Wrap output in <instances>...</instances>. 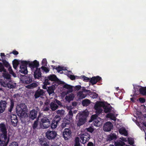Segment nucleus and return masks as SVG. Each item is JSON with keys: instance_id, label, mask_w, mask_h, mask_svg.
<instances>
[{"instance_id": "f257e3e1", "label": "nucleus", "mask_w": 146, "mask_h": 146, "mask_svg": "<svg viewBox=\"0 0 146 146\" xmlns=\"http://www.w3.org/2000/svg\"><path fill=\"white\" fill-rule=\"evenodd\" d=\"M89 115V113L84 111L78 113L76 117L78 119L77 125L78 126H80L83 125L86 121V118Z\"/></svg>"}, {"instance_id": "f03ea898", "label": "nucleus", "mask_w": 146, "mask_h": 146, "mask_svg": "<svg viewBox=\"0 0 146 146\" xmlns=\"http://www.w3.org/2000/svg\"><path fill=\"white\" fill-rule=\"evenodd\" d=\"M27 106L25 104L22 103L17 106L16 111L19 116H23L27 111Z\"/></svg>"}, {"instance_id": "7ed1b4c3", "label": "nucleus", "mask_w": 146, "mask_h": 146, "mask_svg": "<svg viewBox=\"0 0 146 146\" xmlns=\"http://www.w3.org/2000/svg\"><path fill=\"white\" fill-rule=\"evenodd\" d=\"M9 140L7 133H0V146H7Z\"/></svg>"}, {"instance_id": "20e7f679", "label": "nucleus", "mask_w": 146, "mask_h": 146, "mask_svg": "<svg viewBox=\"0 0 146 146\" xmlns=\"http://www.w3.org/2000/svg\"><path fill=\"white\" fill-rule=\"evenodd\" d=\"M40 126L43 128L46 129L49 127L50 125V122L49 119L46 117H40Z\"/></svg>"}, {"instance_id": "39448f33", "label": "nucleus", "mask_w": 146, "mask_h": 146, "mask_svg": "<svg viewBox=\"0 0 146 146\" xmlns=\"http://www.w3.org/2000/svg\"><path fill=\"white\" fill-rule=\"evenodd\" d=\"M61 119L60 116L56 115L52 121L51 123H50L51 128L52 129L56 128Z\"/></svg>"}, {"instance_id": "423d86ee", "label": "nucleus", "mask_w": 146, "mask_h": 146, "mask_svg": "<svg viewBox=\"0 0 146 146\" xmlns=\"http://www.w3.org/2000/svg\"><path fill=\"white\" fill-rule=\"evenodd\" d=\"M80 142L84 144L86 142L88 141L90 137V135L87 133H85L80 135Z\"/></svg>"}, {"instance_id": "0eeeda50", "label": "nucleus", "mask_w": 146, "mask_h": 146, "mask_svg": "<svg viewBox=\"0 0 146 146\" xmlns=\"http://www.w3.org/2000/svg\"><path fill=\"white\" fill-rule=\"evenodd\" d=\"M46 137L49 140L54 139L56 137L57 133L55 131H48L46 133Z\"/></svg>"}, {"instance_id": "6e6552de", "label": "nucleus", "mask_w": 146, "mask_h": 146, "mask_svg": "<svg viewBox=\"0 0 146 146\" xmlns=\"http://www.w3.org/2000/svg\"><path fill=\"white\" fill-rule=\"evenodd\" d=\"M104 103L102 102H97L94 106V109L96 110L97 112L99 113H102V107H103Z\"/></svg>"}, {"instance_id": "1a4fd4ad", "label": "nucleus", "mask_w": 146, "mask_h": 146, "mask_svg": "<svg viewBox=\"0 0 146 146\" xmlns=\"http://www.w3.org/2000/svg\"><path fill=\"white\" fill-rule=\"evenodd\" d=\"M72 132L69 128H65L63 132V136L65 140H68L71 136Z\"/></svg>"}, {"instance_id": "9d476101", "label": "nucleus", "mask_w": 146, "mask_h": 146, "mask_svg": "<svg viewBox=\"0 0 146 146\" xmlns=\"http://www.w3.org/2000/svg\"><path fill=\"white\" fill-rule=\"evenodd\" d=\"M113 128V124L111 122L109 121L106 122L103 126L104 130L107 132L110 131Z\"/></svg>"}, {"instance_id": "9b49d317", "label": "nucleus", "mask_w": 146, "mask_h": 146, "mask_svg": "<svg viewBox=\"0 0 146 146\" xmlns=\"http://www.w3.org/2000/svg\"><path fill=\"white\" fill-rule=\"evenodd\" d=\"M39 65V62L36 60H34L33 62L30 63L29 62V66L32 70L35 68L36 69L38 68Z\"/></svg>"}, {"instance_id": "f8f14e48", "label": "nucleus", "mask_w": 146, "mask_h": 146, "mask_svg": "<svg viewBox=\"0 0 146 146\" xmlns=\"http://www.w3.org/2000/svg\"><path fill=\"white\" fill-rule=\"evenodd\" d=\"M102 78L101 77L99 76H94L92 77L90 80V82L91 83L92 85L96 84L98 82L102 80Z\"/></svg>"}, {"instance_id": "ddd939ff", "label": "nucleus", "mask_w": 146, "mask_h": 146, "mask_svg": "<svg viewBox=\"0 0 146 146\" xmlns=\"http://www.w3.org/2000/svg\"><path fill=\"white\" fill-rule=\"evenodd\" d=\"M37 111L34 109L31 110L30 111L29 115V118L32 120H34L37 117Z\"/></svg>"}, {"instance_id": "4468645a", "label": "nucleus", "mask_w": 146, "mask_h": 146, "mask_svg": "<svg viewBox=\"0 0 146 146\" xmlns=\"http://www.w3.org/2000/svg\"><path fill=\"white\" fill-rule=\"evenodd\" d=\"M11 119L12 125L14 127L16 126L18 122V119L16 115L14 114H11Z\"/></svg>"}, {"instance_id": "2eb2a0df", "label": "nucleus", "mask_w": 146, "mask_h": 146, "mask_svg": "<svg viewBox=\"0 0 146 146\" xmlns=\"http://www.w3.org/2000/svg\"><path fill=\"white\" fill-rule=\"evenodd\" d=\"M117 138V136L115 133H111L107 136L106 138L107 141H110L112 140H115Z\"/></svg>"}, {"instance_id": "dca6fc26", "label": "nucleus", "mask_w": 146, "mask_h": 146, "mask_svg": "<svg viewBox=\"0 0 146 146\" xmlns=\"http://www.w3.org/2000/svg\"><path fill=\"white\" fill-rule=\"evenodd\" d=\"M139 92L138 91H137L136 90L135 92V94L136 95H138L139 93L141 94L143 96L146 95V87H143L142 86H140V88L139 90Z\"/></svg>"}, {"instance_id": "f3484780", "label": "nucleus", "mask_w": 146, "mask_h": 146, "mask_svg": "<svg viewBox=\"0 0 146 146\" xmlns=\"http://www.w3.org/2000/svg\"><path fill=\"white\" fill-rule=\"evenodd\" d=\"M44 93L43 90L42 89H38L35 92L34 97L35 99H36L41 96L44 95Z\"/></svg>"}, {"instance_id": "a211bd4d", "label": "nucleus", "mask_w": 146, "mask_h": 146, "mask_svg": "<svg viewBox=\"0 0 146 146\" xmlns=\"http://www.w3.org/2000/svg\"><path fill=\"white\" fill-rule=\"evenodd\" d=\"M7 103L5 101L1 100L0 102V113H3L6 107Z\"/></svg>"}, {"instance_id": "6ab92c4d", "label": "nucleus", "mask_w": 146, "mask_h": 146, "mask_svg": "<svg viewBox=\"0 0 146 146\" xmlns=\"http://www.w3.org/2000/svg\"><path fill=\"white\" fill-rule=\"evenodd\" d=\"M40 68H37L34 72V76L35 78L39 79L42 76Z\"/></svg>"}, {"instance_id": "aec40b11", "label": "nucleus", "mask_w": 146, "mask_h": 146, "mask_svg": "<svg viewBox=\"0 0 146 146\" xmlns=\"http://www.w3.org/2000/svg\"><path fill=\"white\" fill-rule=\"evenodd\" d=\"M103 108L104 111L105 113H108L113 111L112 109L113 108L110 104L106 105L104 104Z\"/></svg>"}, {"instance_id": "412c9836", "label": "nucleus", "mask_w": 146, "mask_h": 146, "mask_svg": "<svg viewBox=\"0 0 146 146\" xmlns=\"http://www.w3.org/2000/svg\"><path fill=\"white\" fill-rule=\"evenodd\" d=\"M71 122L70 120L66 118L64 119L62 123L61 124V127L62 128H64L67 126V125H69Z\"/></svg>"}, {"instance_id": "4be33fe9", "label": "nucleus", "mask_w": 146, "mask_h": 146, "mask_svg": "<svg viewBox=\"0 0 146 146\" xmlns=\"http://www.w3.org/2000/svg\"><path fill=\"white\" fill-rule=\"evenodd\" d=\"M55 86L54 85H52L48 88L47 92L49 96L53 94V95L54 94V90H55Z\"/></svg>"}, {"instance_id": "5701e85b", "label": "nucleus", "mask_w": 146, "mask_h": 146, "mask_svg": "<svg viewBox=\"0 0 146 146\" xmlns=\"http://www.w3.org/2000/svg\"><path fill=\"white\" fill-rule=\"evenodd\" d=\"M39 143L41 146H49L45 138L39 139Z\"/></svg>"}, {"instance_id": "b1692460", "label": "nucleus", "mask_w": 146, "mask_h": 146, "mask_svg": "<svg viewBox=\"0 0 146 146\" xmlns=\"http://www.w3.org/2000/svg\"><path fill=\"white\" fill-rule=\"evenodd\" d=\"M0 133H7L5 125L3 123L0 124Z\"/></svg>"}, {"instance_id": "393cba45", "label": "nucleus", "mask_w": 146, "mask_h": 146, "mask_svg": "<svg viewBox=\"0 0 146 146\" xmlns=\"http://www.w3.org/2000/svg\"><path fill=\"white\" fill-rule=\"evenodd\" d=\"M50 108L52 111H54L57 109L58 106L55 102H52L50 104Z\"/></svg>"}, {"instance_id": "a878e982", "label": "nucleus", "mask_w": 146, "mask_h": 146, "mask_svg": "<svg viewBox=\"0 0 146 146\" xmlns=\"http://www.w3.org/2000/svg\"><path fill=\"white\" fill-rule=\"evenodd\" d=\"M49 80L52 81H57L59 80L55 74L50 75L47 77Z\"/></svg>"}, {"instance_id": "bb28decb", "label": "nucleus", "mask_w": 146, "mask_h": 146, "mask_svg": "<svg viewBox=\"0 0 146 146\" xmlns=\"http://www.w3.org/2000/svg\"><path fill=\"white\" fill-rule=\"evenodd\" d=\"M74 97V94L71 93L68 95L66 96L65 98L66 100L68 102H70L71 101L73 100Z\"/></svg>"}, {"instance_id": "cd10ccee", "label": "nucleus", "mask_w": 146, "mask_h": 146, "mask_svg": "<svg viewBox=\"0 0 146 146\" xmlns=\"http://www.w3.org/2000/svg\"><path fill=\"white\" fill-rule=\"evenodd\" d=\"M63 88L68 89V92L69 93H71L73 92V87L70 85L65 84L63 86Z\"/></svg>"}, {"instance_id": "c85d7f7f", "label": "nucleus", "mask_w": 146, "mask_h": 146, "mask_svg": "<svg viewBox=\"0 0 146 146\" xmlns=\"http://www.w3.org/2000/svg\"><path fill=\"white\" fill-rule=\"evenodd\" d=\"M40 117V115H39L36 120L34 121L32 127L33 129L35 130L37 129L38 126V123Z\"/></svg>"}, {"instance_id": "c756f323", "label": "nucleus", "mask_w": 146, "mask_h": 146, "mask_svg": "<svg viewBox=\"0 0 146 146\" xmlns=\"http://www.w3.org/2000/svg\"><path fill=\"white\" fill-rule=\"evenodd\" d=\"M20 72L24 74H27L28 73V70L27 67H23L20 66Z\"/></svg>"}, {"instance_id": "7c9ffc66", "label": "nucleus", "mask_w": 146, "mask_h": 146, "mask_svg": "<svg viewBox=\"0 0 146 146\" xmlns=\"http://www.w3.org/2000/svg\"><path fill=\"white\" fill-rule=\"evenodd\" d=\"M106 117L108 118H110L111 119L114 121H115L116 120V118L114 115L112 113H108L106 115Z\"/></svg>"}, {"instance_id": "2f4dec72", "label": "nucleus", "mask_w": 146, "mask_h": 146, "mask_svg": "<svg viewBox=\"0 0 146 146\" xmlns=\"http://www.w3.org/2000/svg\"><path fill=\"white\" fill-rule=\"evenodd\" d=\"M25 83L26 84H29L32 82V79L30 77H27L24 80Z\"/></svg>"}, {"instance_id": "473e14b6", "label": "nucleus", "mask_w": 146, "mask_h": 146, "mask_svg": "<svg viewBox=\"0 0 146 146\" xmlns=\"http://www.w3.org/2000/svg\"><path fill=\"white\" fill-rule=\"evenodd\" d=\"M100 117L98 118V119H96L93 121L94 125L96 126H99L100 125Z\"/></svg>"}, {"instance_id": "72a5a7b5", "label": "nucleus", "mask_w": 146, "mask_h": 146, "mask_svg": "<svg viewBox=\"0 0 146 146\" xmlns=\"http://www.w3.org/2000/svg\"><path fill=\"white\" fill-rule=\"evenodd\" d=\"M82 103L83 106H87L90 104V101L88 99H85L82 101Z\"/></svg>"}, {"instance_id": "f704fd0d", "label": "nucleus", "mask_w": 146, "mask_h": 146, "mask_svg": "<svg viewBox=\"0 0 146 146\" xmlns=\"http://www.w3.org/2000/svg\"><path fill=\"white\" fill-rule=\"evenodd\" d=\"M10 106L9 108L8 109V111L11 112L12 109L13 108L14 105V101L13 100H10Z\"/></svg>"}, {"instance_id": "c9c22d12", "label": "nucleus", "mask_w": 146, "mask_h": 146, "mask_svg": "<svg viewBox=\"0 0 146 146\" xmlns=\"http://www.w3.org/2000/svg\"><path fill=\"white\" fill-rule=\"evenodd\" d=\"M12 64L13 68L15 69H16L19 64V63L18 60L15 59L13 61Z\"/></svg>"}, {"instance_id": "e433bc0d", "label": "nucleus", "mask_w": 146, "mask_h": 146, "mask_svg": "<svg viewBox=\"0 0 146 146\" xmlns=\"http://www.w3.org/2000/svg\"><path fill=\"white\" fill-rule=\"evenodd\" d=\"M37 84L36 83H33L27 86V88L29 89H32L36 87Z\"/></svg>"}, {"instance_id": "4c0bfd02", "label": "nucleus", "mask_w": 146, "mask_h": 146, "mask_svg": "<svg viewBox=\"0 0 146 146\" xmlns=\"http://www.w3.org/2000/svg\"><path fill=\"white\" fill-rule=\"evenodd\" d=\"M88 95L90 96L93 99L96 98L98 96V94H97L95 92L91 91Z\"/></svg>"}, {"instance_id": "58836bf2", "label": "nucleus", "mask_w": 146, "mask_h": 146, "mask_svg": "<svg viewBox=\"0 0 146 146\" xmlns=\"http://www.w3.org/2000/svg\"><path fill=\"white\" fill-rule=\"evenodd\" d=\"M73 116V113L72 111V110H70L68 114L67 115V117L68 118L69 120H72Z\"/></svg>"}, {"instance_id": "ea45409f", "label": "nucleus", "mask_w": 146, "mask_h": 146, "mask_svg": "<svg viewBox=\"0 0 146 146\" xmlns=\"http://www.w3.org/2000/svg\"><path fill=\"white\" fill-rule=\"evenodd\" d=\"M114 145L115 146H124L125 145V143L123 141H120L119 142H115Z\"/></svg>"}, {"instance_id": "a19ab883", "label": "nucleus", "mask_w": 146, "mask_h": 146, "mask_svg": "<svg viewBox=\"0 0 146 146\" xmlns=\"http://www.w3.org/2000/svg\"><path fill=\"white\" fill-rule=\"evenodd\" d=\"M98 116L96 114L93 115H92L91 117L90 120L89 121V122H91L94 121L96 119H98V118H99Z\"/></svg>"}, {"instance_id": "79ce46f5", "label": "nucleus", "mask_w": 146, "mask_h": 146, "mask_svg": "<svg viewBox=\"0 0 146 146\" xmlns=\"http://www.w3.org/2000/svg\"><path fill=\"white\" fill-rule=\"evenodd\" d=\"M29 62L26 61H22L21 62V66L27 67V65L28 64L29 65Z\"/></svg>"}, {"instance_id": "37998d69", "label": "nucleus", "mask_w": 146, "mask_h": 146, "mask_svg": "<svg viewBox=\"0 0 146 146\" xmlns=\"http://www.w3.org/2000/svg\"><path fill=\"white\" fill-rule=\"evenodd\" d=\"M8 70L9 72V73L11 74H12L13 76L14 77H16V74L13 71L11 66H10L9 67Z\"/></svg>"}, {"instance_id": "c03bdc74", "label": "nucleus", "mask_w": 146, "mask_h": 146, "mask_svg": "<svg viewBox=\"0 0 146 146\" xmlns=\"http://www.w3.org/2000/svg\"><path fill=\"white\" fill-rule=\"evenodd\" d=\"M64 67L60 66L55 68V69L57 70L58 72H60L61 71L65 70V69H63Z\"/></svg>"}, {"instance_id": "a18cd8bd", "label": "nucleus", "mask_w": 146, "mask_h": 146, "mask_svg": "<svg viewBox=\"0 0 146 146\" xmlns=\"http://www.w3.org/2000/svg\"><path fill=\"white\" fill-rule=\"evenodd\" d=\"M86 130L87 131L90 132L91 133H92L94 130V129L93 128V127H92V126H90L89 127L86 128Z\"/></svg>"}, {"instance_id": "49530a36", "label": "nucleus", "mask_w": 146, "mask_h": 146, "mask_svg": "<svg viewBox=\"0 0 146 146\" xmlns=\"http://www.w3.org/2000/svg\"><path fill=\"white\" fill-rule=\"evenodd\" d=\"M2 62L3 63V65L5 66L6 67H9L10 66V64L8 62H7L5 60H3Z\"/></svg>"}, {"instance_id": "de8ad7c7", "label": "nucleus", "mask_w": 146, "mask_h": 146, "mask_svg": "<svg viewBox=\"0 0 146 146\" xmlns=\"http://www.w3.org/2000/svg\"><path fill=\"white\" fill-rule=\"evenodd\" d=\"M7 86L8 88L10 89L13 88L15 87V86L13 84L10 83H8L7 84Z\"/></svg>"}, {"instance_id": "09e8293b", "label": "nucleus", "mask_w": 146, "mask_h": 146, "mask_svg": "<svg viewBox=\"0 0 146 146\" xmlns=\"http://www.w3.org/2000/svg\"><path fill=\"white\" fill-rule=\"evenodd\" d=\"M82 78V79L84 81L86 82H90V78L87 77L85 76H81Z\"/></svg>"}, {"instance_id": "8fccbe9b", "label": "nucleus", "mask_w": 146, "mask_h": 146, "mask_svg": "<svg viewBox=\"0 0 146 146\" xmlns=\"http://www.w3.org/2000/svg\"><path fill=\"white\" fill-rule=\"evenodd\" d=\"M119 131L120 133H123L124 134V135L125 136L127 135V132L125 129H123L122 130H120Z\"/></svg>"}, {"instance_id": "3c124183", "label": "nucleus", "mask_w": 146, "mask_h": 146, "mask_svg": "<svg viewBox=\"0 0 146 146\" xmlns=\"http://www.w3.org/2000/svg\"><path fill=\"white\" fill-rule=\"evenodd\" d=\"M41 69L46 73L48 72L49 71V69L48 68L44 66H42Z\"/></svg>"}, {"instance_id": "603ef678", "label": "nucleus", "mask_w": 146, "mask_h": 146, "mask_svg": "<svg viewBox=\"0 0 146 146\" xmlns=\"http://www.w3.org/2000/svg\"><path fill=\"white\" fill-rule=\"evenodd\" d=\"M5 69L3 64L0 62V72H5Z\"/></svg>"}, {"instance_id": "864d4df0", "label": "nucleus", "mask_w": 146, "mask_h": 146, "mask_svg": "<svg viewBox=\"0 0 146 146\" xmlns=\"http://www.w3.org/2000/svg\"><path fill=\"white\" fill-rule=\"evenodd\" d=\"M129 144L131 145H132L134 143V141L133 139L128 138Z\"/></svg>"}, {"instance_id": "5fc2aeb1", "label": "nucleus", "mask_w": 146, "mask_h": 146, "mask_svg": "<svg viewBox=\"0 0 146 146\" xmlns=\"http://www.w3.org/2000/svg\"><path fill=\"white\" fill-rule=\"evenodd\" d=\"M64 111L63 110H58L56 111V113L57 114L62 115L64 114Z\"/></svg>"}, {"instance_id": "6e6d98bb", "label": "nucleus", "mask_w": 146, "mask_h": 146, "mask_svg": "<svg viewBox=\"0 0 146 146\" xmlns=\"http://www.w3.org/2000/svg\"><path fill=\"white\" fill-rule=\"evenodd\" d=\"M82 90L83 92H86L87 93L88 95L90 94V93L91 92L90 90H87L84 87L82 89Z\"/></svg>"}, {"instance_id": "4d7b16f0", "label": "nucleus", "mask_w": 146, "mask_h": 146, "mask_svg": "<svg viewBox=\"0 0 146 146\" xmlns=\"http://www.w3.org/2000/svg\"><path fill=\"white\" fill-rule=\"evenodd\" d=\"M81 88V86L80 85L76 86L74 87V90L75 91H78L80 90Z\"/></svg>"}, {"instance_id": "13d9d810", "label": "nucleus", "mask_w": 146, "mask_h": 146, "mask_svg": "<svg viewBox=\"0 0 146 146\" xmlns=\"http://www.w3.org/2000/svg\"><path fill=\"white\" fill-rule=\"evenodd\" d=\"M9 146H18V143L16 142H13L11 143Z\"/></svg>"}, {"instance_id": "bf43d9fd", "label": "nucleus", "mask_w": 146, "mask_h": 146, "mask_svg": "<svg viewBox=\"0 0 146 146\" xmlns=\"http://www.w3.org/2000/svg\"><path fill=\"white\" fill-rule=\"evenodd\" d=\"M139 100L141 103H143L145 102V99L143 98H139Z\"/></svg>"}, {"instance_id": "052dcab7", "label": "nucleus", "mask_w": 146, "mask_h": 146, "mask_svg": "<svg viewBox=\"0 0 146 146\" xmlns=\"http://www.w3.org/2000/svg\"><path fill=\"white\" fill-rule=\"evenodd\" d=\"M49 80L48 78H47L45 79L44 82V84L46 85H49L50 84V82H49Z\"/></svg>"}, {"instance_id": "680f3d73", "label": "nucleus", "mask_w": 146, "mask_h": 146, "mask_svg": "<svg viewBox=\"0 0 146 146\" xmlns=\"http://www.w3.org/2000/svg\"><path fill=\"white\" fill-rule=\"evenodd\" d=\"M47 62L46 58H44L42 61V63L43 65H46Z\"/></svg>"}, {"instance_id": "e2e57ef3", "label": "nucleus", "mask_w": 146, "mask_h": 146, "mask_svg": "<svg viewBox=\"0 0 146 146\" xmlns=\"http://www.w3.org/2000/svg\"><path fill=\"white\" fill-rule=\"evenodd\" d=\"M13 54L14 55H17L19 54V52L15 50H14L10 53V54Z\"/></svg>"}, {"instance_id": "0e129e2a", "label": "nucleus", "mask_w": 146, "mask_h": 146, "mask_svg": "<svg viewBox=\"0 0 146 146\" xmlns=\"http://www.w3.org/2000/svg\"><path fill=\"white\" fill-rule=\"evenodd\" d=\"M55 101H56V102L58 105L60 106H62V103L60 102V101L57 100V99H56L55 100Z\"/></svg>"}, {"instance_id": "69168bd1", "label": "nucleus", "mask_w": 146, "mask_h": 146, "mask_svg": "<svg viewBox=\"0 0 146 146\" xmlns=\"http://www.w3.org/2000/svg\"><path fill=\"white\" fill-rule=\"evenodd\" d=\"M4 77L7 79H9L10 78V76L9 74H5L4 75Z\"/></svg>"}, {"instance_id": "338daca9", "label": "nucleus", "mask_w": 146, "mask_h": 146, "mask_svg": "<svg viewBox=\"0 0 146 146\" xmlns=\"http://www.w3.org/2000/svg\"><path fill=\"white\" fill-rule=\"evenodd\" d=\"M70 78L72 80H74L76 78L75 76L72 75H70Z\"/></svg>"}, {"instance_id": "774afa93", "label": "nucleus", "mask_w": 146, "mask_h": 146, "mask_svg": "<svg viewBox=\"0 0 146 146\" xmlns=\"http://www.w3.org/2000/svg\"><path fill=\"white\" fill-rule=\"evenodd\" d=\"M87 146H95L93 143L91 142H89L87 145Z\"/></svg>"}]
</instances>
